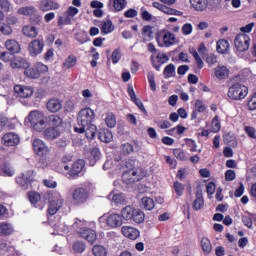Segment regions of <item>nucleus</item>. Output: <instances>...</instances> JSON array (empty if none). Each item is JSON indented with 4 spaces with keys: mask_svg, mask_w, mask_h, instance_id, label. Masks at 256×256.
<instances>
[{
    "mask_svg": "<svg viewBox=\"0 0 256 256\" xmlns=\"http://www.w3.org/2000/svg\"><path fill=\"white\" fill-rule=\"evenodd\" d=\"M93 121H95V111L90 107L81 109L77 116L78 127H75L74 131L86 133L87 139H94L97 135V126Z\"/></svg>",
    "mask_w": 256,
    "mask_h": 256,
    "instance_id": "1",
    "label": "nucleus"
},
{
    "mask_svg": "<svg viewBox=\"0 0 256 256\" xmlns=\"http://www.w3.org/2000/svg\"><path fill=\"white\" fill-rule=\"evenodd\" d=\"M25 121L26 123H30L32 129H34V131H38L39 133H41V131L47 127V117H45L43 112L38 110L31 111L26 117Z\"/></svg>",
    "mask_w": 256,
    "mask_h": 256,
    "instance_id": "2",
    "label": "nucleus"
},
{
    "mask_svg": "<svg viewBox=\"0 0 256 256\" xmlns=\"http://www.w3.org/2000/svg\"><path fill=\"white\" fill-rule=\"evenodd\" d=\"M100 227L102 229H117L123 225V217L121 214H108L99 218Z\"/></svg>",
    "mask_w": 256,
    "mask_h": 256,
    "instance_id": "3",
    "label": "nucleus"
},
{
    "mask_svg": "<svg viewBox=\"0 0 256 256\" xmlns=\"http://www.w3.org/2000/svg\"><path fill=\"white\" fill-rule=\"evenodd\" d=\"M158 47H173L177 45V36L169 30H160L156 34Z\"/></svg>",
    "mask_w": 256,
    "mask_h": 256,
    "instance_id": "4",
    "label": "nucleus"
},
{
    "mask_svg": "<svg viewBox=\"0 0 256 256\" xmlns=\"http://www.w3.org/2000/svg\"><path fill=\"white\" fill-rule=\"evenodd\" d=\"M249 89L247 86L236 83L229 87L228 89V97L233 101H241L245 99V96L248 95Z\"/></svg>",
    "mask_w": 256,
    "mask_h": 256,
    "instance_id": "5",
    "label": "nucleus"
},
{
    "mask_svg": "<svg viewBox=\"0 0 256 256\" xmlns=\"http://www.w3.org/2000/svg\"><path fill=\"white\" fill-rule=\"evenodd\" d=\"M35 175V172L33 170L26 171L16 177V183L23 189L24 191H27L29 187H31V183L33 182V177Z\"/></svg>",
    "mask_w": 256,
    "mask_h": 256,
    "instance_id": "6",
    "label": "nucleus"
},
{
    "mask_svg": "<svg viewBox=\"0 0 256 256\" xmlns=\"http://www.w3.org/2000/svg\"><path fill=\"white\" fill-rule=\"evenodd\" d=\"M32 147L35 155H38V157L45 158L51 153V149H49V146L46 145L43 140L35 138L32 142Z\"/></svg>",
    "mask_w": 256,
    "mask_h": 256,
    "instance_id": "7",
    "label": "nucleus"
},
{
    "mask_svg": "<svg viewBox=\"0 0 256 256\" xmlns=\"http://www.w3.org/2000/svg\"><path fill=\"white\" fill-rule=\"evenodd\" d=\"M251 43V38L247 34H238L234 39V45L237 51H247L249 49V45Z\"/></svg>",
    "mask_w": 256,
    "mask_h": 256,
    "instance_id": "8",
    "label": "nucleus"
},
{
    "mask_svg": "<svg viewBox=\"0 0 256 256\" xmlns=\"http://www.w3.org/2000/svg\"><path fill=\"white\" fill-rule=\"evenodd\" d=\"M141 179H143V176H141V171L139 170H130L122 175V181L126 185H133V183H137Z\"/></svg>",
    "mask_w": 256,
    "mask_h": 256,
    "instance_id": "9",
    "label": "nucleus"
},
{
    "mask_svg": "<svg viewBox=\"0 0 256 256\" xmlns=\"http://www.w3.org/2000/svg\"><path fill=\"white\" fill-rule=\"evenodd\" d=\"M63 207V197L60 194H54L49 202L48 213L55 215Z\"/></svg>",
    "mask_w": 256,
    "mask_h": 256,
    "instance_id": "10",
    "label": "nucleus"
},
{
    "mask_svg": "<svg viewBox=\"0 0 256 256\" xmlns=\"http://www.w3.org/2000/svg\"><path fill=\"white\" fill-rule=\"evenodd\" d=\"M14 95L16 97H19L20 99H29V97L33 96V87L23 86V85H15L14 86Z\"/></svg>",
    "mask_w": 256,
    "mask_h": 256,
    "instance_id": "11",
    "label": "nucleus"
},
{
    "mask_svg": "<svg viewBox=\"0 0 256 256\" xmlns=\"http://www.w3.org/2000/svg\"><path fill=\"white\" fill-rule=\"evenodd\" d=\"M60 7L61 5L55 0H40L38 4V9L43 13H47V11H57Z\"/></svg>",
    "mask_w": 256,
    "mask_h": 256,
    "instance_id": "12",
    "label": "nucleus"
},
{
    "mask_svg": "<svg viewBox=\"0 0 256 256\" xmlns=\"http://www.w3.org/2000/svg\"><path fill=\"white\" fill-rule=\"evenodd\" d=\"M43 47H45L43 41L35 39L29 43L28 51L32 57H37V55L43 53Z\"/></svg>",
    "mask_w": 256,
    "mask_h": 256,
    "instance_id": "13",
    "label": "nucleus"
},
{
    "mask_svg": "<svg viewBox=\"0 0 256 256\" xmlns=\"http://www.w3.org/2000/svg\"><path fill=\"white\" fill-rule=\"evenodd\" d=\"M78 235L82 237V239H85L90 245H93L95 241H97V232L91 228H82L78 231Z\"/></svg>",
    "mask_w": 256,
    "mask_h": 256,
    "instance_id": "14",
    "label": "nucleus"
},
{
    "mask_svg": "<svg viewBox=\"0 0 256 256\" xmlns=\"http://www.w3.org/2000/svg\"><path fill=\"white\" fill-rule=\"evenodd\" d=\"M20 142L21 138H19V135L13 132L6 133L2 137V143L6 145V147H15L19 145Z\"/></svg>",
    "mask_w": 256,
    "mask_h": 256,
    "instance_id": "15",
    "label": "nucleus"
},
{
    "mask_svg": "<svg viewBox=\"0 0 256 256\" xmlns=\"http://www.w3.org/2000/svg\"><path fill=\"white\" fill-rule=\"evenodd\" d=\"M87 189L85 188H76L72 194V199L76 205H81V203H85L87 201Z\"/></svg>",
    "mask_w": 256,
    "mask_h": 256,
    "instance_id": "16",
    "label": "nucleus"
},
{
    "mask_svg": "<svg viewBox=\"0 0 256 256\" xmlns=\"http://www.w3.org/2000/svg\"><path fill=\"white\" fill-rule=\"evenodd\" d=\"M121 233L124 235V237L131 239L132 241L139 239L140 235V232L137 230V228H133L131 226H122Z\"/></svg>",
    "mask_w": 256,
    "mask_h": 256,
    "instance_id": "17",
    "label": "nucleus"
},
{
    "mask_svg": "<svg viewBox=\"0 0 256 256\" xmlns=\"http://www.w3.org/2000/svg\"><path fill=\"white\" fill-rule=\"evenodd\" d=\"M77 13H79V9H77L76 7L70 6L68 10L64 13V20L63 18H60L58 23L60 24L64 23L65 25H69L74 15H77Z\"/></svg>",
    "mask_w": 256,
    "mask_h": 256,
    "instance_id": "18",
    "label": "nucleus"
},
{
    "mask_svg": "<svg viewBox=\"0 0 256 256\" xmlns=\"http://www.w3.org/2000/svg\"><path fill=\"white\" fill-rule=\"evenodd\" d=\"M46 123L50 127L61 129V125H63V119L59 115L52 114L46 117Z\"/></svg>",
    "mask_w": 256,
    "mask_h": 256,
    "instance_id": "19",
    "label": "nucleus"
},
{
    "mask_svg": "<svg viewBox=\"0 0 256 256\" xmlns=\"http://www.w3.org/2000/svg\"><path fill=\"white\" fill-rule=\"evenodd\" d=\"M61 135V129L54 128L52 126H49L44 130V137L48 141H53V139H57Z\"/></svg>",
    "mask_w": 256,
    "mask_h": 256,
    "instance_id": "20",
    "label": "nucleus"
},
{
    "mask_svg": "<svg viewBox=\"0 0 256 256\" xmlns=\"http://www.w3.org/2000/svg\"><path fill=\"white\" fill-rule=\"evenodd\" d=\"M13 233H15V227H13V224L9 222L0 223V235L2 237L13 235Z\"/></svg>",
    "mask_w": 256,
    "mask_h": 256,
    "instance_id": "21",
    "label": "nucleus"
},
{
    "mask_svg": "<svg viewBox=\"0 0 256 256\" xmlns=\"http://www.w3.org/2000/svg\"><path fill=\"white\" fill-rule=\"evenodd\" d=\"M214 76L216 79H219V81L227 79V77H229V68H227V66H217L214 69Z\"/></svg>",
    "mask_w": 256,
    "mask_h": 256,
    "instance_id": "22",
    "label": "nucleus"
},
{
    "mask_svg": "<svg viewBox=\"0 0 256 256\" xmlns=\"http://www.w3.org/2000/svg\"><path fill=\"white\" fill-rule=\"evenodd\" d=\"M63 104L60 102L59 99H50L47 103V109L50 113H57L61 111Z\"/></svg>",
    "mask_w": 256,
    "mask_h": 256,
    "instance_id": "23",
    "label": "nucleus"
},
{
    "mask_svg": "<svg viewBox=\"0 0 256 256\" xmlns=\"http://www.w3.org/2000/svg\"><path fill=\"white\" fill-rule=\"evenodd\" d=\"M195 11H205L209 7V0H190Z\"/></svg>",
    "mask_w": 256,
    "mask_h": 256,
    "instance_id": "24",
    "label": "nucleus"
},
{
    "mask_svg": "<svg viewBox=\"0 0 256 256\" xmlns=\"http://www.w3.org/2000/svg\"><path fill=\"white\" fill-rule=\"evenodd\" d=\"M22 33L25 37H28L29 39H35V37H37V35H39L37 28L32 25L24 26L22 28Z\"/></svg>",
    "mask_w": 256,
    "mask_h": 256,
    "instance_id": "25",
    "label": "nucleus"
},
{
    "mask_svg": "<svg viewBox=\"0 0 256 256\" xmlns=\"http://www.w3.org/2000/svg\"><path fill=\"white\" fill-rule=\"evenodd\" d=\"M85 169V160L79 159L76 162L72 164V167L70 169L71 175H79Z\"/></svg>",
    "mask_w": 256,
    "mask_h": 256,
    "instance_id": "26",
    "label": "nucleus"
},
{
    "mask_svg": "<svg viewBox=\"0 0 256 256\" xmlns=\"http://www.w3.org/2000/svg\"><path fill=\"white\" fill-rule=\"evenodd\" d=\"M134 213L135 208L131 205H128L121 210L120 217H122V219L125 221H132Z\"/></svg>",
    "mask_w": 256,
    "mask_h": 256,
    "instance_id": "27",
    "label": "nucleus"
},
{
    "mask_svg": "<svg viewBox=\"0 0 256 256\" xmlns=\"http://www.w3.org/2000/svg\"><path fill=\"white\" fill-rule=\"evenodd\" d=\"M5 47L10 53H19L21 51V46L16 40L10 39L5 42Z\"/></svg>",
    "mask_w": 256,
    "mask_h": 256,
    "instance_id": "28",
    "label": "nucleus"
},
{
    "mask_svg": "<svg viewBox=\"0 0 256 256\" xmlns=\"http://www.w3.org/2000/svg\"><path fill=\"white\" fill-rule=\"evenodd\" d=\"M99 159H101V151H99V148H92L90 155L88 156L91 167H94L95 163H97Z\"/></svg>",
    "mask_w": 256,
    "mask_h": 256,
    "instance_id": "29",
    "label": "nucleus"
},
{
    "mask_svg": "<svg viewBox=\"0 0 256 256\" xmlns=\"http://www.w3.org/2000/svg\"><path fill=\"white\" fill-rule=\"evenodd\" d=\"M115 30V26H113V22L111 20H105L101 25V33L103 35H109V33H113Z\"/></svg>",
    "mask_w": 256,
    "mask_h": 256,
    "instance_id": "30",
    "label": "nucleus"
},
{
    "mask_svg": "<svg viewBox=\"0 0 256 256\" xmlns=\"http://www.w3.org/2000/svg\"><path fill=\"white\" fill-rule=\"evenodd\" d=\"M141 208L146 211H153V209H155V201L149 197H143L141 200Z\"/></svg>",
    "mask_w": 256,
    "mask_h": 256,
    "instance_id": "31",
    "label": "nucleus"
},
{
    "mask_svg": "<svg viewBox=\"0 0 256 256\" xmlns=\"http://www.w3.org/2000/svg\"><path fill=\"white\" fill-rule=\"evenodd\" d=\"M201 249L204 255H209L211 251H213V246L211 245V241H209V238L203 237L201 239Z\"/></svg>",
    "mask_w": 256,
    "mask_h": 256,
    "instance_id": "32",
    "label": "nucleus"
},
{
    "mask_svg": "<svg viewBox=\"0 0 256 256\" xmlns=\"http://www.w3.org/2000/svg\"><path fill=\"white\" fill-rule=\"evenodd\" d=\"M18 15H25L26 17H29L31 15H35L37 13V8L33 6H25L21 7L17 10Z\"/></svg>",
    "mask_w": 256,
    "mask_h": 256,
    "instance_id": "33",
    "label": "nucleus"
},
{
    "mask_svg": "<svg viewBox=\"0 0 256 256\" xmlns=\"http://www.w3.org/2000/svg\"><path fill=\"white\" fill-rule=\"evenodd\" d=\"M24 75L26 77H29L30 79H39L40 74L39 70H37V67L34 65L33 67L26 68L24 71Z\"/></svg>",
    "mask_w": 256,
    "mask_h": 256,
    "instance_id": "34",
    "label": "nucleus"
},
{
    "mask_svg": "<svg viewBox=\"0 0 256 256\" xmlns=\"http://www.w3.org/2000/svg\"><path fill=\"white\" fill-rule=\"evenodd\" d=\"M98 137L102 143H111L113 141V133L109 130L101 131Z\"/></svg>",
    "mask_w": 256,
    "mask_h": 256,
    "instance_id": "35",
    "label": "nucleus"
},
{
    "mask_svg": "<svg viewBox=\"0 0 256 256\" xmlns=\"http://www.w3.org/2000/svg\"><path fill=\"white\" fill-rule=\"evenodd\" d=\"M205 200L203 199V195L196 193V199L193 202L194 211H201V208L204 207Z\"/></svg>",
    "mask_w": 256,
    "mask_h": 256,
    "instance_id": "36",
    "label": "nucleus"
},
{
    "mask_svg": "<svg viewBox=\"0 0 256 256\" xmlns=\"http://www.w3.org/2000/svg\"><path fill=\"white\" fill-rule=\"evenodd\" d=\"M115 11H123L127 7V0H109Z\"/></svg>",
    "mask_w": 256,
    "mask_h": 256,
    "instance_id": "37",
    "label": "nucleus"
},
{
    "mask_svg": "<svg viewBox=\"0 0 256 256\" xmlns=\"http://www.w3.org/2000/svg\"><path fill=\"white\" fill-rule=\"evenodd\" d=\"M216 50L218 53L225 54L227 51H229V42L227 40H219L217 42Z\"/></svg>",
    "mask_w": 256,
    "mask_h": 256,
    "instance_id": "38",
    "label": "nucleus"
},
{
    "mask_svg": "<svg viewBox=\"0 0 256 256\" xmlns=\"http://www.w3.org/2000/svg\"><path fill=\"white\" fill-rule=\"evenodd\" d=\"M132 221H134V223H138V224L143 223V221H145V213L143 211H141L140 209H135L133 217H132Z\"/></svg>",
    "mask_w": 256,
    "mask_h": 256,
    "instance_id": "39",
    "label": "nucleus"
},
{
    "mask_svg": "<svg viewBox=\"0 0 256 256\" xmlns=\"http://www.w3.org/2000/svg\"><path fill=\"white\" fill-rule=\"evenodd\" d=\"M77 65V57L75 55H70L66 58L65 62L63 63V67L65 69H71Z\"/></svg>",
    "mask_w": 256,
    "mask_h": 256,
    "instance_id": "40",
    "label": "nucleus"
},
{
    "mask_svg": "<svg viewBox=\"0 0 256 256\" xmlns=\"http://www.w3.org/2000/svg\"><path fill=\"white\" fill-rule=\"evenodd\" d=\"M109 199H112V201L114 203H116L117 205H123L126 203V200H125V195L122 194V193H119V194H110L108 196Z\"/></svg>",
    "mask_w": 256,
    "mask_h": 256,
    "instance_id": "41",
    "label": "nucleus"
},
{
    "mask_svg": "<svg viewBox=\"0 0 256 256\" xmlns=\"http://www.w3.org/2000/svg\"><path fill=\"white\" fill-rule=\"evenodd\" d=\"M28 199L32 205L37 207V203H39V201H41V194H39L35 191L29 192Z\"/></svg>",
    "mask_w": 256,
    "mask_h": 256,
    "instance_id": "42",
    "label": "nucleus"
},
{
    "mask_svg": "<svg viewBox=\"0 0 256 256\" xmlns=\"http://www.w3.org/2000/svg\"><path fill=\"white\" fill-rule=\"evenodd\" d=\"M28 65L29 64L27 63V61H25V59H18L11 62V67L13 69H22L28 67Z\"/></svg>",
    "mask_w": 256,
    "mask_h": 256,
    "instance_id": "43",
    "label": "nucleus"
},
{
    "mask_svg": "<svg viewBox=\"0 0 256 256\" xmlns=\"http://www.w3.org/2000/svg\"><path fill=\"white\" fill-rule=\"evenodd\" d=\"M2 173L4 177H13L15 175V169L11 166V164L6 163L2 169Z\"/></svg>",
    "mask_w": 256,
    "mask_h": 256,
    "instance_id": "44",
    "label": "nucleus"
},
{
    "mask_svg": "<svg viewBox=\"0 0 256 256\" xmlns=\"http://www.w3.org/2000/svg\"><path fill=\"white\" fill-rule=\"evenodd\" d=\"M92 251L95 256H107V249L101 245H94Z\"/></svg>",
    "mask_w": 256,
    "mask_h": 256,
    "instance_id": "45",
    "label": "nucleus"
},
{
    "mask_svg": "<svg viewBox=\"0 0 256 256\" xmlns=\"http://www.w3.org/2000/svg\"><path fill=\"white\" fill-rule=\"evenodd\" d=\"M190 53L191 55H193L197 65H198V68L199 69H203V59H201V56H199V53L197 52V50L195 48H192L190 49Z\"/></svg>",
    "mask_w": 256,
    "mask_h": 256,
    "instance_id": "46",
    "label": "nucleus"
},
{
    "mask_svg": "<svg viewBox=\"0 0 256 256\" xmlns=\"http://www.w3.org/2000/svg\"><path fill=\"white\" fill-rule=\"evenodd\" d=\"M105 123L107 125V127H110L111 129H113V127H115V125H117V120L115 119V115L113 114H107L105 117Z\"/></svg>",
    "mask_w": 256,
    "mask_h": 256,
    "instance_id": "47",
    "label": "nucleus"
},
{
    "mask_svg": "<svg viewBox=\"0 0 256 256\" xmlns=\"http://www.w3.org/2000/svg\"><path fill=\"white\" fill-rule=\"evenodd\" d=\"M74 231L77 233V235H79V231L80 229H85V221L80 220V219H76L75 222L72 225Z\"/></svg>",
    "mask_w": 256,
    "mask_h": 256,
    "instance_id": "48",
    "label": "nucleus"
},
{
    "mask_svg": "<svg viewBox=\"0 0 256 256\" xmlns=\"http://www.w3.org/2000/svg\"><path fill=\"white\" fill-rule=\"evenodd\" d=\"M173 153L176 159H179L180 161H185L187 159V156L185 155V151L181 148L174 149Z\"/></svg>",
    "mask_w": 256,
    "mask_h": 256,
    "instance_id": "49",
    "label": "nucleus"
},
{
    "mask_svg": "<svg viewBox=\"0 0 256 256\" xmlns=\"http://www.w3.org/2000/svg\"><path fill=\"white\" fill-rule=\"evenodd\" d=\"M195 110L198 111V113H205L207 110V106L205 105V102L198 99L195 102Z\"/></svg>",
    "mask_w": 256,
    "mask_h": 256,
    "instance_id": "50",
    "label": "nucleus"
},
{
    "mask_svg": "<svg viewBox=\"0 0 256 256\" xmlns=\"http://www.w3.org/2000/svg\"><path fill=\"white\" fill-rule=\"evenodd\" d=\"M213 133H219L221 131V123L219 122V116H215L212 120Z\"/></svg>",
    "mask_w": 256,
    "mask_h": 256,
    "instance_id": "51",
    "label": "nucleus"
},
{
    "mask_svg": "<svg viewBox=\"0 0 256 256\" xmlns=\"http://www.w3.org/2000/svg\"><path fill=\"white\" fill-rule=\"evenodd\" d=\"M165 77H174L175 76V65L169 64L164 69Z\"/></svg>",
    "mask_w": 256,
    "mask_h": 256,
    "instance_id": "52",
    "label": "nucleus"
},
{
    "mask_svg": "<svg viewBox=\"0 0 256 256\" xmlns=\"http://www.w3.org/2000/svg\"><path fill=\"white\" fill-rule=\"evenodd\" d=\"M85 242L77 241L73 244V249L76 253H83L85 251Z\"/></svg>",
    "mask_w": 256,
    "mask_h": 256,
    "instance_id": "53",
    "label": "nucleus"
},
{
    "mask_svg": "<svg viewBox=\"0 0 256 256\" xmlns=\"http://www.w3.org/2000/svg\"><path fill=\"white\" fill-rule=\"evenodd\" d=\"M242 223L247 227L248 229H253V218H251V215H245L242 217Z\"/></svg>",
    "mask_w": 256,
    "mask_h": 256,
    "instance_id": "54",
    "label": "nucleus"
},
{
    "mask_svg": "<svg viewBox=\"0 0 256 256\" xmlns=\"http://www.w3.org/2000/svg\"><path fill=\"white\" fill-rule=\"evenodd\" d=\"M121 151L123 155H131V153H133V145H131L130 143L122 144Z\"/></svg>",
    "mask_w": 256,
    "mask_h": 256,
    "instance_id": "55",
    "label": "nucleus"
},
{
    "mask_svg": "<svg viewBox=\"0 0 256 256\" xmlns=\"http://www.w3.org/2000/svg\"><path fill=\"white\" fill-rule=\"evenodd\" d=\"M0 31L3 35H11L13 28L5 23H0Z\"/></svg>",
    "mask_w": 256,
    "mask_h": 256,
    "instance_id": "56",
    "label": "nucleus"
},
{
    "mask_svg": "<svg viewBox=\"0 0 256 256\" xmlns=\"http://www.w3.org/2000/svg\"><path fill=\"white\" fill-rule=\"evenodd\" d=\"M174 190H175L176 195H178V197H181V195H183V191H185V186H183V184H181V182H175Z\"/></svg>",
    "mask_w": 256,
    "mask_h": 256,
    "instance_id": "57",
    "label": "nucleus"
},
{
    "mask_svg": "<svg viewBox=\"0 0 256 256\" xmlns=\"http://www.w3.org/2000/svg\"><path fill=\"white\" fill-rule=\"evenodd\" d=\"M193 33V25L191 23H186L182 26V34L187 36Z\"/></svg>",
    "mask_w": 256,
    "mask_h": 256,
    "instance_id": "58",
    "label": "nucleus"
},
{
    "mask_svg": "<svg viewBox=\"0 0 256 256\" xmlns=\"http://www.w3.org/2000/svg\"><path fill=\"white\" fill-rule=\"evenodd\" d=\"M140 11L143 21H151V19H153V15H151V13H149L145 7H142Z\"/></svg>",
    "mask_w": 256,
    "mask_h": 256,
    "instance_id": "59",
    "label": "nucleus"
},
{
    "mask_svg": "<svg viewBox=\"0 0 256 256\" xmlns=\"http://www.w3.org/2000/svg\"><path fill=\"white\" fill-rule=\"evenodd\" d=\"M236 177H237V174L235 173V170H227L225 173L226 181H235Z\"/></svg>",
    "mask_w": 256,
    "mask_h": 256,
    "instance_id": "60",
    "label": "nucleus"
},
{
    "mask_svg": "<svg viewBox=\"0 0 256 256\" xmlns=\"http://www.w3.org/2000/svg\"><path fill=\"white\" fill-rule=\"evenodd\" d=\"M142 35L151 39V35H153V28L151 26H144L142 30Z\"/></svg>",
    "mask_w": 256,
    "mask_h": 256,
    "instance_id": "61",
    "label": "nucleus"
},
{
    "mask_svg": "<svg viewBox=\"0 0 256 256\" xmlns=\"http://www.w3.org/2000/svg\"><path fill=\"white\" fill-rule=\"evenodd\" d=\"M0 59H1V61H4L5 63H7L13 59V54H11L9 52H2L0 54Z\"/></svg>",
    "mask_w": 256,
    "mask_h": 256,
    "instance_id": "62",
    "label": "nucleus"
},
{
    "mask_svg": "<svg viewBox=\"0 0 256 256\" xmlns=\"http://www.w3.org/2000/svg\"><path fill=\"white\" fill-rule=\"evenodd\" d=\"M244 131L247 133L248 136L251 137V139H256V131L255 128L251 127V126H246L244 128Z\"/></svg>",
    "mask_w": 256,
    "mask_h": 256,
    "instance_id": "63",
    "label": "nucleus"
},
{
    "mask_svg": "<svg viewBox=\"0 0 256 256\" xmlns=\"http://www.w3.org/2000/svg\"><path fill=\"white\" fill-rule=\"evenodd\" d=\"M121 59V51L119 49H116L112 53V63H119V60Z\"/></svg>",
    "mask_w": 256,
    "mask_h": 256,
    "instance_id": "64",
    "label": "nucleus"
}]
</instances>
